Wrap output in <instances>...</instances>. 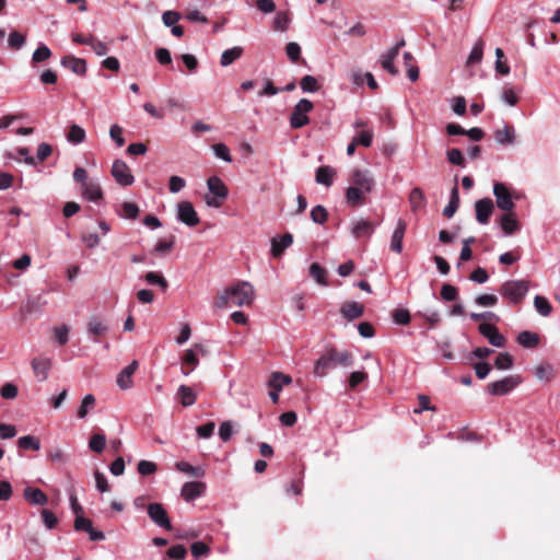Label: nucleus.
Masks as SVG:
<instances>
[{"instance_id":"nucleus-15","label":"nucleus","mask_w":560,"mask_h":560,"mask_svg":"<svg viewBox=\"0 0 560 560\" xmlns=\"http://www.w3.org/2000/svg\"><path fill=\"white\" fill-rule=\"evenodd\" d=\"M60 65L80 77H84L88 71L86 61L72 55L62 57Z\"/></svg>"},{"instance_id":"nucleus-14","label":"nucleus","mask_w":560,"mask_h":560,"mask_svg":"<svg viewBox=\"0 0 560 560\" xmlns=\"http://www.w3.org/2000/svg\"><path fill=\"white\" fill-rule=\"evenodd\" d=\"M352 182L354 187L361 188L366 194H370L375 186V180L370 173L359 168L352 172Z\"/></svg>"},{"instance_id":"nucleus-63","label":"nucleus","mask_w":560,"mask_h":560,"mask_svg":"<svg viewBox=\"0 0 560 560\" xmlns=\"http://www.w3.org/2000/svg\"><path fill=\"white\" fill-rule=\"evenodd\" d=\"M186 555H187V549L183 545H175V546L171 547L166 552V556L170 559H174V560H183V559H185Z\"/></svg>"},{"instance_id":"nucleus-10","label":"nucleus","mask_w":560,"mask_h":560,"mask_svg":"<svg viewBox=\"0 0 560 560\" xmlns=\"http://www.w3.org/2000/svg\"><path fill=\"white\" fill-rule=\"evenodd\" d=\"M148 515L150 520L158 526L164 528L165 530L172 529V523L167 512L161 503H150L148 505Z\"/></svg>"},{"instance_id":"nucleus-9","label":"nucleus","mask_w":560,"mask_h":560,"mask_svg":"<svg viewBox=\"0 0 560 560\" xmlns=\"http://www.w3.org/2000/svg\"><path fill=\"white\" fill-rule=\"evenodd\" d=\"M493 195L495 197L497 206L506 212L513 210L515 203L511 196L509 188L500 182H495L493 185Z\"/></svg>"},{"instance_id":"nucleus-22","label":"nucleus","mask_w":560,"mask_h":560,"mask_svg":"<svg viewBox=\"0 0 560 560\" xmlns=\"http://www.w3.org/2000/svg\"><path fill=\"white\" fill-rule=\"evenodd\" d=\"M340 313L343 318L351 322L363 315L364 306L359 302H347L341 306Z\"/></svg>"},{"instance_id":"nucleus-18","label":"nucleus","mask_w":560,"mask_h":560,"mask_svg":"<svg viewBox=\"0 0 560 560\" xmlns=\"http://www.w3.org/2000/svg\"><path fill=\"white\" fill-rule=\"evenodd\" d=\"M293 243V236L291 233H284L280 236H275L271 240V256L277 258L280 257L283 252L289 248Z\"/></svg>"},{"instance_id":"nucleus-49","label":"nucleus","mask_w":560,"mask_h":560,"mask_svg":"<svg viewBox=\"0 0 560 560\" xmlns=\"http://www.w3.org/2000/svg\"><path fill=\"white\" fill-rule=\"evenodd\" d=\"M106 445V438L104 434H93L89 441V447L95 453H102Z\"/></svg>"},{"instance_id":"nucleus-40","label":"nucleus","mask_w":560,"mask_h":560,"mask_svg":"<svg viewBox=\"0 0 560 560\" xmlns=\"http://www.w3.org/2000/svg\"><path fill=\"white\" fill-rule=\"evenodd\" d=\"M534 306H535L536 311L544 317L549 316L552 312L551 304L549 303V301L546 298H544L541 295H536L534 298Z\"/></svg>"},{"instance_id":"nucleus-44","label":"nucleus","mask_w":560,"mask_h":560,"mask_svg":"<svg viewBox=\"0 0 560 560\" xmlns=\"http://www.w3.org/2000/svg\"><path fill=\"white\" fill-rule=\"evenodd\" d=\"M310 215H311L312 221L316 224H324L328 220V212H327L326 208L323 207L322 205L315 206L311 210Z\"/></svg>"},{"instance_id":"nucleus-25","label":"nucleus","mask_w":560,"mask_h":560,"mask_svg":"<svg viewBox=\"0 0 560 560\" xmlns=\"http://www.w3.org/2000/svg\"><path fill=\"white\" fill-rule=\"evenodd\" d=\"M335 175H336V172L331 166H329V165L319 166L316 170L315 180L319 185L330 187L334 183Z\"/></svg>"},{"instance_id":"nucleus-39","label":"nucleus","mask_w":560,"mask_h":560,"mask_svg":"<svg viewBox=\"0 0 560 560\" xmlns=\"http://www.w3.org/2000/svg\"><path fill=\"white\" fill-rule=\"evenodd\" d=\"M483 56V42L482 39H478L475 45L472 46L468 58H467V65L474 66L479 63L482 60Z\"/></svg>"},{"instance_id":"nucleus-29","label":"nucleus","mask_w":560,"mask_h":560,"mask_svg":"<svg viewBox=\"0 0 560 560\" xmlns=\"http://www.w3.org/2000/svg\"><path fill=\"white\" fill-rule=\"evenodd\" d=\"M516 341L520 346L526 349H533L536 348L539 343V336L536 332L524 330L521 331L517 337Z\"/></svg>"},{"instance_id":"nucleus-42","label":"nucleus","mask_w":560,"mask_h":560,"mask_svg":"<svg viewBox=\"0 0 560 560\" xmlns=\"http://www.w3.org/2000/svg\"><path fill=\"white\" fill-rule=\"evenodd\" d=\"M300 86L304 93H315L319 90L317 79L311 74H306L301 79Z\"/></svg>"},{"instance_id":"nucleus-13","label":"nucleus","mask_w":560,"mask_h":560,"mask_svg":"<svg viewBox=\"0 0 560 560\" xmlns=\"http://www.w3.org/2000/svg\"><path fill=\"white\" fill-rule=\"evenodd\" d=\"M493 201L490 198H482L475 202L476 220L480 224H487L493 212Z\"/></svg>"},{"instance_id":"nucleus-16","label":"nucleus","mask_w":560,"mask_h":560,"mask_svg":"<svg viewBox=\"0 0 560 560\" xmlns=\"http://www.w3.org/2000/svg\"><path fill=\"white\" fill-rule=\"evenodd\" d=\"M206 490V485L200 481L185 482L180 490V495L187 502L194 501L201 497Z\"/></svg>"},{"instance_id":"nucleus-4","label":"nucleus","mask_w":560,"mask_h":560,"mask_svg":"<svg viewBox=\"0 0 560 560\" xmlns=\"http://www.w3.org/2000/svg\"><path fill=\"white\" fill-rule=\"evenodd\" d=\"M209 195L206 196L205 200L207 206L212 208H220L223 200L229 196V189L223 180L218 176H211L207 180Z\"/></svg>"},{"instance_id":"nucleus-31","label":"nucleus","mask_w":560,"mask_h":560,"mask_svg":"<svg viewBox=\"0 0 560 560\" xmlns=\"http://www.w3.org/2000/svg\"><path fill=\"white\" fill-rule=\"evenodd\" d=\"M459 207V191L457 185H455L450 195L448 203L443 209V214L446 218H452Z\"/></svg>"},{"instance_id":"nucleus-60","label":"nucleus","mask_w":560,"mask_h":560,"mask_svg":"<svg viewBox=\"0 0 560 560\" xmlns=\"http://www.w3.org/2000/svg\"><path fill=\"white\" fill-rule=\"evenodd\" d=\"M42 520L47 529H52L56 527L58 520L57 516L48 509H43L40 511Z\"/></svg>"},{"instance_id":"nucleus-33","label":"nucleus","mask_w":560,"mask_h":560,"mask_svg":"<svg viewBox=\"0 0 560 560\" xmlns=\"http://www.w3.org/2000/svg\"><path fill=\"white\" fill-rule=\"evenodd\" d=\"M244 49L240 46H234L222 52L220 63L222 67H228L242 57Z\"/></svg>"},{"instance_id":"nucleus-46","label":"nucleus","mask_w":560,"mask_h":560,"mask_svg":"<svg viewBox=\"0 0 560 560\" xmlns=\"http://www.w3.org/2000/svg\"><path fill=\"white\" fill-rule=\"evenodd\" d=\"M88 331L94 336H101L107 331V326L94 316L89 320Z\"/></svg>"},{"instance_id":"nucleus-52","label":"nucleus","mask_w":560,"mask_h":560,"mask_svg":"<svg viewBox=\"0 0 560 560\" xmlns=\"http://www.w3.org/2000/svg\"><path fill=\"white\" fill-rule=\"evenodd\" d=\"M494 366L499 370L511 369L513 366V357L508 352L500 353L494 361Z\"/></svg>"},{"instance_id":"nucleus-57","label":"nucleus","mask_w":560,"mask_h":560,"mask_svg":"<svg viewBox=\"0 0 560 560\" xmlns=\"http://www.w3.org/2000/svg\"><path fill=\"white\" fill-rule=\"evenodd\" d=\"M440 294L444 301L451 302V301L456 300V298L458 295V290L456 287H454L452 284L444 283L441 288Z\"/></svg>"},{"instance_id":"nucleus-51","label":"nucleus","mask_w":560,"mask_h":560,"mask_svg":"<svg viewBox=\"0 0 560 560\" xmlns=\"http://www.w3.org/2000/svg\"><path fill=\"white\" fill-rule=\"evenodd\" d=\"M409 201L412 210H417L424 202V194L421 188L416 187L409 194Z\"/></svg>"},{"instance_id":"nucleus-62","label":"nucleus","mask_w":560,"mask_h":560,"mask_svg":"<svg viewBox=\"0 0 560 560\" xmlns=\"http://www.w3.org/2000/svg\"><path fill=\"white\" fill-rule=\"evenodd\" d=\"M137 469L140 475L149 476L158 470V466L153 462L142 459L138 463Z\"/></svg>"},{"instance_id":"nucleus-47","label":"nucleus","mask_w":560,"mask_h":560,"mask_svg":"<svg viewBox=\"0 0 560 560\" xmlns=\"http://www.w3.org/2000/svg\"><path fill=\"white\" fill-rule=\"evenodd\" d=\"M446 158H447L448 162L453 165L460 166V167H465V165H466L465 158H464L462 151L457 148L447 150Z\"/></svg>"},{"instance_id":"nucleus-17","label":"nucleus","mask_w":560,"mask_h":560,"mask_svg":"<svg viewBox=\"0 0 560 560\" xmlns=\"http://www.w3.org/2000/svg\"><path fill=\"white\" fill-rule=\"evenodd\" d=\"M374 230V223L365 219L355 220L351 223V235L357 240L370 237Z\"/></svg>"},{"instance_id":"nucleus-1","label":"nucleus","mask_w":560,"mask_h":560,"mask_svg":"<svg viewBox=\"0 0 560 560\" xmlns=\"http://www.w3.org/2000/svg\"><path fill=\"white\" fill-rule=\"evenodd\" d=\"M353 353L348 350L339 351L335 347H328L315 361L313 374L316 377H325L337 366L349 368L353 364Z\"/></svg>"},{"instance_id":"nucleus-21","label":"nucleus","mask_w":560,"mask_h":560,"mask_svg":"<svg viewBox=\"0 0 560 560\" xmlns=\"http://www.w3.org/2000/svg\"><path fill=\"white\" fill-rule=\"evenodd\" d=\"M24 499L33 505H45L48 503V497L39 488L26 487L23 490Z\"/></svg>"},{"instance_id":"nucleus-12","label":"nucleus","mask_w":560,"mask_h":560,"mask_svg":"<svg viewBox=\"0 0 560 560\" xmlns=\"http://www.w3.org/2000/svg\"><path fill=\"white\" fill-rule=\"evenodd\" d=\"M31 365L37 381L44 382L49 376L52 361L46 355H38L32 360Z\"/></svg>"},{"instance_id":"nucleus-58","label":"nucleus","mask_w":560,"mask_h":560,"mask_svg":"<svg viewBox=\"0 0 560 560\" xmlns=\"http://www.w3.org/2000/svg\"><path fill=\"white\" fill-rule=\"evenodd\" d=\"M410 318V313L407 308H395L393 312V319L398 325H408Z\"/></svg>"},{"instance_id":"nucleus-35","label":"nucleus","mask_w":560,"mask_h":560,"mask_svg":"<svg viewBox=\"0 0 560 560\" xmlns=\"http://www.w3.org/2000/svg\"><path fill=\"white\" fill-rule=\"evenodd\" d=\"M144 280L149 285H156L165 292L168 288V282L161 272L149 271L144 275Z\"/></svg>"},{"instance_id":"nucleus-6","label":"nucleus","mask_w":560,"mask_h":560,"mask_svg":"<svg viewBox=\"0 0 560 560\" xmlns=\"http://www.w3.org/2000/svg\"><path fill=\"white\" fill-rule=\"evenodd\" d=\"M521 382V376L509 375L502 380L488 384L487 392L492 396H504L517 387Z\"/></svg>"},{"instance_id":"nucleus-20","label":"nucleus","mask_w":560,"mask_h":560,"mask_svg":"<svg viewBox=\"0 0 560 560\" xmlns=\"http://www.w3.org/2000/svg\"><path fill=\"white\" fill-rule=\"evenodd\" d=\"M407 223L405 220L399 219L397 221L396 228L392 234L390 240V249L397 254H400L402 250V240L406 233Z\"/></svg>"},{"instance_id":"nucleus-45","label":"nucleus","mask_w":560,"mask_h":560,"mask_svg":"<svg viewBox=\"0 0 560 560\" xmlns=\"http://www.w3.org/2000/svg\"><path fill=\"white\" fill-rule=\"evenodd\" d=\"M95 405V397L92 394H88L83 397L80 408L78 409L77 416L79 419H84L91 408Z\"/></svg>"},{"instance_id":"nucleus-30","label":"nucleus","mask_w":560,"mask_h":560,"mask_svg":"<svg viewBox=\"0 0 560 560\" xmlns=\"http://www.w3.org/2000/svg\"><path fill=\"white\" fill-rule=\"evenodd\" d=\"M494 138L498 143L502 145L513 144L515 141V130L513 126L505 125L503 129H498L494 132Z\"/></svg>"},{"instance_id":"nucleus-55","label":"nucleus","mask_w":560,"mask_h":560,"mask_svg":"<svg viewBox=\"0 0 560 560\" xmlns=\"http://www.w3.org/2000/svg\"><path fill=\"white\" fill-rule=\"evenodd\" d=\"M214 155L225 162H232L230 149L224 143H215L212 145Z\"/></svg>"},{"instance_id":"nucleus-8","label":"nucleus","mask_w":560,"mask_h":560,"mask_svg":"<svg viewBox=\"0 0 560 560\" xmlns=\"http://www.w3.org/2000/svg\"><path fill=\"white\" fill-rule=\"evenodd\" d=\"M176 218L179 222L186 224L187 226H196L199 224L200 219L190 201H180L177 203V214Z\"/></svg>"},{"instance_id":"nucleus-2","label":"nucleus","mask_w":560,"mask_h":560,"mask_svg":"<svg viewBox=\"0 0 560 560\" xmlns=\"http://www.w3.org/2000/svg\"><path fill=\"white\" fill-rule=\"evenodd\" d=\"M255 292L250 283L243 281L235 285L226 288L220 294L214 304L218 308H225L228 306H246L250 305L254 301Z\"/></svg>"},{"instance_id":"nucleus-37","label":"nucleus","mask_w":560,"mask_h":560,"mask_svg":"<svg viewBox=\"0 0 560 560\" xmlns=\"http://www.w3.org/2000/svg\"><path fill=\"white\" fill-rule=\"evenodd\" d=\"M290 23V14L285 11H278L273 18L272 27L275 31L287 32Z\"/></svg>"},{"instance_id":"nucleus-56","label":"nucleus","mask_w":560,"mask_h":560,"mask_svg":"<svg viewBox=\"0 0 560 560\" xmlns=\"http://www.w3.org/2000/svg\"><path fill=\"white\" fill-rule=\"evenodd\" d=\"M368 378V373L364 371H354L350 374L348 386L350 389H355L361 383Z\"/></svg>"},{"instance_id":"nucleus-41","label":"nucleus","mask_w":560,"mask_h":560,"mask_svg":"<svg viewBox=\"0 0 560 560\" xmlns=\"http://www.w3.org/2000/svg\"><path fill=\"white\" fill-rule=\"evenodd\" d=\"M18 446L21 450L38 451L40 448V442L33 435H24L18 440Z\"/></svg>"},{"instance_id":"nucleus-3","label":"nucleus","mask_w":560,"mask_h":560,"mask_svg":"<svg viewBox=\"0 0 560 560\" xmlns=\"http://www.w3.org/2000/svg\"><path fill=\"white\" fill-rule=\"evenodd\" d=\"M529 290V281L527 280H508L500 287L501 296L511 305L522 303Z\"/></svg>"},{"instance_id":"nucleus-38","label":"nucleus","mask_w":560,"mask_h":560,"mask_svg":"<svg viewBox=\"0 0 560 560\" xmlns=\"http://www.w3.org/2000/svg\"><path fill=\"white\" fill-rule=\"evenodd\" d=\"M175 468L180 471L185 472L191 477H203L205 470L199 466H192L188 462L180 460L175 464Z\"/></svg>"},{"instance_id":"nucleus-53","label":"nucleus","mask_w":560,"mask_h":560,"mask_svg":"<svg viewBox=\"0 0 560 560\" xmlns=\"http://www.w3.org/2000/svg\"><path fill=\"white\" fill-rule=\"evenodd\" d=\"M174 245H175L174 236H172L170 240L159 241L153 248V253L159 254V255H165L173 249Z\"/></svg>"},{"instance_id":"nucleus-11","label":"nucleus","mask_w":560,"mask_h":560,"mask_svg":"<svg viewBox=\"0 0 560 560\" xmlns=\"http://www.w3.org/2000/svg\"><path fill=\"white\" fill-rule=\"evenodd\" d=\"M478 331L481 336L487 338L493 347L502 348L505 346V337L494 325L488 323L480 324L478 326Z\"/></svg>"},{"instance_id":"nucleus-26","label":"nucleus","mask_w":560,"mask_h":560,"mask_svg":"<svg viewBox=\"0 0 560 560\" xmlns=\"http://www.w3.org/2000/svg\"><path fill=\"white\" fill-rule=\"evenodd\" d=\"M176 398L179 400L183 407H190L196 402L197 395L191 387L183 384L176 392Z\"/></svg>"},{"instance_id":"nucleus-64","label":"nucleus","mask_w":560,"mask_h":560,"mask_svg":"<svg viewBox=\"0 0 560 560\" xmlns=\"http://www.w3.org/2000/svg\"><path fill=\"white\" fill-rule=\"evenodd\" d=\"M56 341L59 346H63L69 340V327L67 325H62L60 327H56L54 329Z\"/></svg>"},{"instance_id":"nucleus-23","label":"nucleus","mask_w":560,"mask_h":560,"mask_svg":"<svg viewBox=\"0 0 560 560\" xmlns=\"http://www.w3.org/2000/svg\"><path fill=\"white\" fill-rule=\"evenodd\" d=\"M500 225L506 236L514 234L521 229L520 222L511 211L501 217Z\"/></svg>"},{"instance_id":"nucleus-59","label":"nucleus","mask_w":560,"mask_h":560,"mask_svg":"<svg viewBox=\"0 0 560 560\" xmlns=\"http://www.w3.org/2000/svg\"><path fill=\"white\" fill-rule=\"evenodd\" d=\"M215 429V423L213 421H209L202 425L196 428V433L199 439H209L213 435Z\"/></svg>"},{"instance_id":"nucleus-27","label":"nucleus","mask_w":560,"mask_h":560,"mask_svg":"<svg viewBox=\"0 0 560 560\" xmlns=\"http://www.w3.org/2000/svg\"><path fill=\"white\" fill-rule=\"evenodd\" d=\"M364 191L354 186H349L346 190V201L351 207H360L365 203Z\"/></svg>"},{"instance_id":"nucleus-5","label":"nucleus","mask_w":560,"mask_h":560,"mask_svg":"<svg viewBox=\"0 0 560 560\" xmlns=\"http://www.w3.org/2000/svg\"><path fill=\"white\" fill-rule=\"evenodd\" d=\"M314 108L313 103L307 98H301L290 115L289 121L293 129H301L310 124L308 113Z\"/></svg>"},{"instance_id":"nucleus-48","label":"nucleus","mask_w":560,"mask_h":560,"mask_svg":"<svg viewBox=\"0 0 560 560\" xmlns=\"http://www.w3.org/2000/svg\"><path fill=\"white\" fill-rule=\"evenodd\" d=\"M51 56V50L49 49V47L43 43H40L37 48L35 49V51L33 52L32 55V60L34 62H43L47 59H49Z\"/></svg>"},{"instance_id":"nucleus-34","label":"nucleus","mask_w":560,"mask_h":560,"mask_svg":"<svg viewBox=\"0 0 560 560\" xmlns=\"http://www.w3.org/2000/svg\"><path fill=\"white\" fill-rule=\"evenodd\" d=\"M197 353L206 354L205 347L201 345H195L192 349L186 350V352L184 354L183 362L185 364L190 365L191 370H194L199 363Z\"/></svg>"},{"instance_id":"nucleus-50","label":"nucleus","mask_w":560,"mask_h":560,"mask_svg":"<svg viewBox=\"0 0 560 560\" xmlns=\"http://www.w3.org/2000/svg\"><path fill=\"white\" fill-rule=\"evenodd\" d=\"M25 42L26 37L16 31L10 33L8 38V45L13 50H20L24 46Z\"/></svg>"},{"instance_id":"nucleus-28","label":"nucleus","mask_w":560,"mask_h":560,"mask_svg":"<svg viewBox=\"0 0 560 560\" xmlns=\"http://www.w3.org/2000/svg\"><path fill=\"white\" fill-rule=\"evenodd\" d=\"M85 138H86L85 130L81 126H79L74 122L69 125V129L66 135V139L69 143H71L73 145H78V144L84 142Z\"/></svg>"},{"instance_id":"nucleus-36","label":"nucleus","mask_w":560,"mask_h":560,"mask_svg":"<svg viewBox=\"0 0 560 560\" xmlns=\"http://www.w3.org/2000/svg\"><path fill=\"white\" fill-rule=\"evenodd\" d=\"M140 209L137 203L131 201H125L120 210L117 211L118 215L128 219V220H136L139 217Z\"/></svg>"},{"instance_id":"nucleus-61","label":"nucleus","mask_w":560,"mask_h":560,"mask_svg":"<svg viewBox=\"0 0 560 560\" xmlns=\"http://www.w3.org/2000/svg\"><path fill=\"white\" fill-rule=\"evenodd\" d=\"M285 54L292 62H296L301 58V46L295 42L288 43Z\"/></svg>"},{"instance_id":"nucleus-24","label":"nucleus","mask_w":560,"mask_h":560,"mask_svg":"<svg viewBox=\"0 0 560 560\" xmlns=\"http://www.w3.org/2000/svg\"><path fill=\"white\" fill-rule=\"evenodd\" d=\"M82 196L89 201H97L103 198V190L97 182L90 180L82 186Z\"/></svg>"},{"instance_id":"nucleus-7","label":"nucleus","mask_w":560,"mask_h":560,"mask_svg":"<svg viewBox=\"0 0 560 560\" xmlns=\"http://www.w3.org/2000/svg\"><path fill=\"white\" fill-rule=\"evenodd\" d=\"M110 174L119 186L128 187L135 183L130 167L122 160L118 159L113 162Z\"/></svg>"},{"instance_id":"nucleus-32","label":"nucleus","mask_w":560,"mask_h":560,"mask_svg":"<svg viewBox=\"0 0 560 560\" xmlns=\"http://www.w3.org/2000/svg\"><path fill=\"white\" fill-rule=\"evenodd\" d=\"M292 383V377L290 375L283 374L281 372H273L270 375L268 381V387L275 388L276 390H281L283 386Z\"/></svg>"},{"instance_id":"nucleus-43","label":"nucleus","mask_w":560,"mask_h":560,"mask_svg":"<svg viewBox=\"0 0 560 560\" xmlns=\"http://www.w3.org/2000/svg\"><path fill=\"white\" fill-rule=\"evenodd\" d=\"M310 275L316 280V282L320 285H327V271L319 264L313 262L310 266Z\"/></svg>"},{"instance_id":"nucleus-54","label":"nucleus","mask_w":560,"mask_h":560,"mask_svg":"<svg viewBox=\"0 0 560 560\" xmlns=\"http://www.w3.org/2000/svg\"><path fill=\"white\" fill-rule=\"evenodd\" d=\"M352 140L358 145H362L364 148H369L372 144L373 131L372 130H362Z\"/></svg>"},{"instance_id":"nucleus-19","label":"nucleus","mask_w":560,"mask_h":560,"mask_svg":"<svg viewBox=\"0 0 560 560\" xmlns=\"http://www.w3.org/2000/svg\"><path fill=\"white\" fill-rule=\"evenodd\" d=\"M138 368V361L133 360L130 364L124 368L120 373L117 375V385L121 389H129L132 387V375L135 374Z\"/></svg>"}]
</instances>
